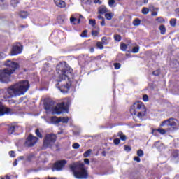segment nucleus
Instances as JSON below:
<instances>
[{"label": "nucleus", "mask_w": 179, "mask_h": 179, "mask_svg": "<svg viewBox=\"0 0 179 179\" xmlns=\"http://www.w3.org/2000/svg\"><path fill=\"white\" fill-rule=\"evenodd\" d=\"M6 69L0 70V82L1 83H9L10 76L13 75L16 71L20 69V65L16 62L7 59L4 63Z\"/></svg>", "instance_id": "nucleus-1"}, {"label": "nucleus", "mask_w": 179, "mask_h": 179, "mask_svg": "<svg viewBox=\"0 0 179 179\" xmlns=\"http://www.w3.org/2000/svg\"><path fill=\"white\" fill-rule=\"evenodd\" d=\"M43 107L45 111H50V113H69V105L66 102H60L54 106L53 101L45 100Z\"/></svg>", "instance_id": "nucleus-2"}, {"label": "nucleus", "mask_w": 179, "mask_h": 179, "mask_svg": "<svg viewBox=\"0 0 179 179\" xmlns=\"http://www.w3.org/2000/svg\"><path fill=\"white\" fill-rule=\"evenodd\" d=\"M30 87V84L27 80L20 81L14 85H11L8 88V93H13L15 96H22L24 94Z\"/></svg>", "instance_id": "nucleus-3"}, {"label": "nucleus", "mask_w": 179, "mask_h": 179, "mask_svg": "<svg viewBox=\"0 0 179 179\" xmlns=\"http://www.w3.org/2000/svg\"><path fill=\"white\" fill-rule=\"evenodd\" d=\"M70 170L77 179H87L89 177V173H87V170L85 169V164L83 163L71 164Z\"/></svg>", "instance_id": "nucleus-4"}, {"label": "nucleus", "mask_w": 179, "mask_h": 179, "mask_svg": "<svg viewBox=\"0 0 179 179\" xmlns=\"http://www.w3.org/2000/svg\"><path fill=\"white\" fill-rule=\"evenodd\" d=\"M56 72L59 75V79H68L69 76L72 75L73 70L69 65L66 64V62H60L56 66Z\"/></svg>", "instance_id": "nucleus-5"}, {"label": "nucleus", "mask_w": 179, "mask_h": 179, "mask_svg": "<svg viewBox=\"0 0 179 179\" xmlns=\"http://www.w3.org/2000/svg\"><path fill=\"white\" fill-rule=\"evenodd\" d=\"M71 86H72V82L70 78H67V80L66 79H62L57 84V87L62 93H68L69 89H71Z\"/></svg>", "instance_id": "nucleus-6"}, {"label": "nucleus", "mask_w": 179, "mask_h": 179, "mask_svg": "<svg viewBox=\"0 0 179 179\" xmlns=\"http://www.w3.org/2000/svg\"><path fill=\"white\" fill-rule=\"evenodd\" d=\"M57 141V136L55 134H48L45 136L43 141V149L46 148H52Z\"/></svg>", "instance_id": "nucleus-7"}, {"label": "nucleus", "mask_w": 179, "mask_h": 179, "mask_svg": "<svg viewBox=\"0 0 179 179\" xmlns=\"http://www.w3.org/2000/svg\"><path fill=\"white\" fill-rule=\"evenodd\" d=\"M23 51V45L20 42H16L12 45L11 50L10 52V55L11 57H15L16 55H19V54H22Z\"/></svg>", "instance_id": "nucleus-8"}, {"label": "nucleus", "mask_w": 179, "mask_h": 179, "mask_svg": "<svg viewBox=\"0 0 179 179\" xmlns=\"http://www.w3.org/2000/svg\"><path fill=\"white\" fill-rule=\"evenodd\" d=\"M136 110L141 113H146V106H145V103L141 101L135 102L130 107V113H136Z\"/></svg>", "instance_id": "nucleus-9"}, {"label": "nucleus", "mask_w": 179, "mask_h": 179, "mask_svg": "<svg viewBox=\"0 0 179 179\" xmlns=\"http://www.w3.org/2000/svg\"><path fill=\"white\" fill-rule=\"evenodd\" d=\"M172 127L173 129H179L178 121L174 118H169L162 122L160 127Z\"/></svg>", "instance_id": "nucleus-10"}, {"label": "nucleus", "mask_w": 179, "mask_h": 179, "mask_svg": "<svg viewBox=\"0 0 179 179\" xmlns=\"http://www.w3.org/2000/svg\"><path fill=\"white\" fill-rule=\"evenodd\" d=\"M66 164V160H61L58 161L56 163H55L53 168H52V171L55 170H57V171H61L65 167V165Z\"/></svg>", "instance_id": "nucleus-11"}, {"label": "nucleus", "mask_w": 179, "mask_h": 179, "mask_svg": "<svg viewBox=\"0 0 179 179\" xmlns=\"http://www.w3.org/2000/svg\"><path fill=\"white\" fill-rule=\"evenodd\" d=\"M37 137H34L32 135H29L25 142L26 146H34L37 143Z\"/></svg>", "instance_id": "nucleus-12"}, {"label": "nucleus", "mask_w": 179, "mask_h": 179, "mask_svg": "<svg viewBox=\"0 0 179 179\" xmlns=\"http://www.w3.org/2000/svg\"><path fill=\"white\" fill-rule=\"evenodd\" d=\"M170 131V129H162V128H159V129H152V134L156 135V132H159V134H161V135H165V134H167V132H169Z\"/></svg>", "instance_id": "nucleus-13"}, {"label": "nucleus", "mask_w": 179, "mask_h": 179, "mask_svg": "<svg viewBox=\"0 0 179 179\" xmlns=\"http://www.w3.org/2000/svg\"><path fill=\"white\" fill-rule=\"evenodd\" d=\"M0 113H12V109L6 107L3 102L0 101Z\"/></svg>", "instance_id": "nucleus-14"}, {"label": "nucleus", "mask_w": 179, "mask_h": 179, "mask_svg": "<svg viewBox=\"0 0 179 179\" xmlns=\"http://www.w3.org/2000/svg\"><path fill=\"white\" fill-rule=\"evenodd\" d=\"M54 2L58 8H60L61 9H63L64 8H66V3L65 1L62 0H54Z\"/></svg>", "instance_id": "nucleus-15"}, {"label": "nucleus", "mask_w": 179, "mask_h": 179, "mask_svg": "<svg viewBox=\"0 0 179 179\" xmlns=\"http://www.w3.org/2000/svg\"><path fill=\"white\" fill-rule=\"evenodd\" d=\"M132 116H133L134 121L139 122L141 121V120H142L143 115L141 113H132Z\"/></svg>", "instance_id": "nucleus-16"}, {"label": "nucleus", "mask_w": 179, "mask_h": 179, "mask_svg": "<svg viewBox=\"0 0 179 179\" xmlns=\"http://www.w3.org/2000/svg\"><path fill=\"white\" fill-rule=\"evenodd\" d=\"M110 40H111V38L103 36L101 38V43L103 44V45H108V44H110Z\"/></svg>", "instance_id": "nucleus-17"}, {"label": "nucleus", "mask_w": 179, "mask_h": 179, "mask_svg": "<svg viewBox=\"0 0 179 179\" xmlns=\"http://www.w3.org/2000/svg\"><path fill=\"white\" fill-rule=\"evenodd\" d=\"M80 19H85V17H83L82 15H80V18L76 19L74 17H72L70 18V21L71 23H73L75 22H76V20H77L78 23L79 24V23H80Z\"/></svg>", "instance_id": "nucleus-18"}, {"label": "nucleus", "mask_w": 179, "mask_h": 179, "mask_svg": "<svg viewBox=\"0 0 179 179\" xmlns=\"http://www.w3.org/2000/svg\"><path fill=\"white\" fill-rule=\"evenodd\" d=\"M29 16V13L27 11H21L20 13V17H22V19H26Z\"/></svg>", "instance_id": "nucleus-19"}, {"label": "nucleus", "mask_w": 179, "mask_h": 179, "mask_svg": "<svg viewBox=\"0 0 179 179\" xmlns=\"http://www.w3.org/2000/svg\"><path fill=\"white\" fill-rule=\"evenodd\" d=\"M169 23L172 27H176L177 26V19L172 18L170 20Z\"/></svg>", "instance_id": "nucleus-20"}, {"label": "nucleus", "mask_w": 179, "mask_h": 179, "mask_svg": "<svg viewBox=\"0 0 179 179\" xmlns=\"http://www.w3.org/2000/svg\"><path fill=\"white\" fill-rule=\"evenodd\" d=\"M99 13H100V15H104V13H107V8L106 7L99 8Z\"/></svg>", "instance_id": "nucleus-21"}, {"label": "nucleus", "mask_w": 179, "mask_h": 179, "mask_svg": "<svg viewBox=\"0 0 179 179\" xmlns=\"http://www.w3.org/2000/svg\"><path fill=\"white\" fill-rule=\"evenodd\" d=\"M59 122H62L63 124H68V121H69V118L62 117H59Z\"/></svg>", "instance_id": "nucleus-22"}, {"label": "nucleus", "mask_w": 179, "mask_h": 179, "mask_svg": "<svg viewBox=\"0 0 179 179\" xmlns=\"http://www.w3.org/2000/svg\"><path fill=\"white\" fill-rule=\"evenodd\" d=\"M51 122L52 124H59V117H51Z\"/></svg>", "instance_id": "nucleus-23"}, {"label": "nucleus", "mask_w": 179, "mask_h": 179, "mask_svg": "<svg viewBox=\"0 0 179 179\" xmlns=\"http://www.w3.org/2000/svg\"><path fill=\"white\" fill-rule=\"evenodd\" d=\"M127 48H128V45H127L124 43H120V50L122 51H127Z\"/></svg>", "instance_id": "nucleus-24"}, {"label": "nucleus", "mask_w": 179, "mask_h": 179, "mask_svg": "<svg viewBox=\"0 0 179 179\" xmlns=\"http://www.w3.org/2000/svg\"><path fill=\"white\" fill-rule=\"evenodd\" d=\"M159 30H160V33L161 34H166V26L164 25H161L159 26Z\"/></svg>", "instance_id": "nucleus-25"}, {"label": "nucleus", "mask_w": 179, "mask_h": 179, "mask_svg": "<svg viewBox=\"0 0 179 179\" xmlns=\"http://www.w3.org/2000/svg\"><path fill=\"white\" fill-rule=\"evenodd\" d=\"M96 47H97V48H99V50H103L104 44L100 41H98L96 43Z\"/></svg>", "instance_id": "nucleus-26"}, {"label": "nucleus", "mask_w": 179, "mask_h": 179, "mask_svg": "<svg viewBox=\"0 0 179 179\" xmlns=\"http://www.w3.org/2000/svg\"><path fill=\"white\" fill-rule=\"evenodd\" d=\"M113 16L112 13L105 14V17L107 20H111V19H113Z\"/></svg>", "instance_id": "nucleus-27"}, {"label": "nucleus", "mask_w": 179, "mask_h": 179, "mask_svg": "<svg viewBox=\"0 0 179 179\" xmlns=\"http://www.w3.org/2000/svg\"><path fill=\"white\" fill-rule=\"evenodd\" d=\"M117 136H120V139H122V141H126L127 140V136L122 134V132H119L117 134Z\"/></svg>", "instance_id": "nucleus-28"}, {"label": "nucleus", "mask_w": 179, "mask_h": 179, "mask_svg": "<svg viewBox=\"0 0 179 179\" xmlns=\"http://www.w3.org/2000/svg\"><path fill=\"white\" fill-rule=\"evenodd\" d=\"M133 24L134 26H139V24H141V20H139V18H136L133 21Z\"/></svg>", "instance_id": "nucleus-29"}, {"label": "nucleus", "mask_w": 179, "mask_h": 179, "mask_svg": "<svg viewBox=\"0 0 179 179\" xmlns=\"http://www.w3.org/2000/svg\"><path fill=\"white\" fill-rule=\"evenodd\" d=\"M90 155H92V149H90V150H87L83 154V156H84V157H89Z\"/></svg>", "instance_id": "nucleus-30"}, {"label": "nucleus", "mask_w": 179, "mask_h": 179, "mask_svg": "<svg viewBox=\"0 0 179 179\" xmlns=\"http://www.w3.org/2000/svg\"><path fill=\"white\" fill-rule=\"evenodd\" d=\"M141 13H143V15H148V13H149V8L143 7L142 8Z\"/></svg>", "instance_id": "nucleus-31"}, {"label": "nucleus", "mask_w": 179, "mask_h": 179, "mask_svg": "<svg viewBox=\"0 0 179 179\" xmlns=\"http://www.w3.org/2000/svg\"><path fill=\"white\" fill-rule=\"evenodd\" d=\"M160 73H162V71L160 69H157L152 72V75H154V76H159Z\"/></svg>", "instance_id": "nucleus-32"}, {"label": "nucleus", "mask_w": 179, "mask_h": 179, "mask_svg": "<svg viewBox=\"0 0 179 179\" xmlns=\"http://www.w3.org/2000/svg\"><path fill=\"white\" fill-rule=\"evenodd\" d=\"M131 52L133 54H138V52H139V46L134 47Z\"/></svg>", "instance_id": "nucleus-33"}, {"label": "nucleus", "mask_w": 179, "mask_h": 179, "mask_svg": "<svg viewBox=\"0 0 179 179\" xmlns=\"http://www.w3.org/2000/svg\"><path fill=\"white\" fill-rule=\"evenodd\" d=\"M156 21L158 22V23H164L166 22L163 17H159L156 18Z\"/></svg>", "instance_id": "nucleus-34"}, {"label": "nucleus", "mask_w": 179, "mask_h": 179, "mask_svg": "<svg viewBox=\"0 0 179 179\" xmlns=\"http://www.w3.org/2000/svg\"><path fill=\"white\" fill-rule=\"evenodd\" d=\"M114 40L115 41H117V42L121 41V36H120V35H118V34L114 35Z\"/></svg>", "instance_id": "nucleus-35"}, {"label": "nucleus", "mask_w": 179, "mask_h": 179, "mask_svg": "<svg viewBox=\"0 0 179 179\" xmlns=\"http://www.w3.org/2000/svg\"><path fill=\"white\" fill-rule=\"evenodd\" d=\"M89 22H90V26H92V27H94V26H96V20L91 19V20H90Z\"/></svg>", "instance_id": "nucleus-36"}, {"label": "nucleus", "mask_w": 179, "mask_h": 179, "mask_svg": "<svg viewBox=\"0 0 179 179\" xmlns=\"http://www.w3.org/2000/svg\"><path fill=\"white\" fill-rule=\"evenodd\" d=\"M15 128H16V126H14V125L11 126L8 130L9 134H12L13 132H15Z\"/></svg>", "instance_id": "nucleus-37"}, {"label": "nucleus", "mask_w": 179, "mask_h": 179, "mask_svg": "<svg viewBox=\"0 0 179 179\" xmlns=\"http://www.w3.org/2000/svg\"><path fill=\"white\" fill-rule=\"evenodd\" d=\"M113 66L115 69H120L121 68V64L120 63H114Z\"/></svg>", "instance_id": "nucleus-38"}, {"label": "nucleus", "mask_w": 179, "mask_h": 179, "mask_svg": "<svg viewBox=\"0 0 179 179\" xmlns=\"http://www.w3.org/2000/svg\"><path fill=\"white\" fill-rule=\"evenodd\" d=\"M137 155H138V156L139 157H143V155H144L143 151L142 150H138L137 151Z\"/></svg>", "instance_id": "nucleus-39"}, {"label": "nucleus", "mask_w": 179, "mask_h": 179, "mask_svg": "<svg viewBox=\"0 0 179 179\" xmlns=\"http://www.w3.org/2000/svg\"><path fill=\"white\" fill-rule=\"evenodd\" d=\"M18 3H19V1H17V0H12L11 1V5L13 6H17Z\"/></svg>", "instance_id": "nucleus-40"}, {"label": "nucleus", "mask_w": 179, "mask_h": 179, "mask_svg": "<svg viewBox=\"0 0 179 179\" xmlns=\"http://www.w3.org/2000/svg\"><path fill=\"white\" fill-rule=\"evenodd\" d=\"M72 148L73 149H79V148H80V145H79L78 143H75L73 144Z\"/></svg>", "instance_id": "nucleus-41"}, {"label": "nucleus", "mask_w": 179, "mask_h": 179, "mask_svg": "<svg viewBox=\"0 0 179 179\" xmlns=\"http://www.w3.org/2000/svg\"><path fill=\"white\" fill-rule=\"evenodd\" d=\"M143 100L145 102L149 101V96H148V94H144L143 96Z\"/></svg>", "instance_id": "nucleus-42"}, {"label": "nucleus", "mask_w": 179, "mask_h": 179, "mask_svg": "<svg viewBox=\"0 0 179 179\" xmlns=\"http://www.w3.org/2000/svg\"><path fill=\"white\" fill-rule=\"evenodd\" d=\"M81 37H87V30H84L82 33H81Z\"/></svg>", "instance_id": "nucleus-43"}, {"label": "nucleus", "mask_w": 179, "mask_h": 179, "mask_svg": "<svg viewBox=\"0 0 179 179\" xmlns=\"http://www.w3.org/2000/svg\"><path fill=\"white\" fill-rule=\"evenodd\" d=\"M35 132H36V135L38 138H43V135H41V134H40V130H39L38 129H37Z\"/></svg>", "instance_id": "nucleus-44"}, {"label": "nucleus", "mask_w": 179, "mask_h": 179, "mask_svg": "<svg viewBox=\"0 0 179 179\" xmlns=\"http://www.w3.org/2000/svg\"><path fill=\"white\" fill-rule=\"evenodd\" d=\"M92 35L94 36V37H97V36H99V31H97V30L92 31Z\"/></svg>", "instance_id": "nucleus-45"}, {"label": "nucleus", "mask_w": 179, "mask_h": 179, "mask_svg": "<svg viewBox=\"0 0 179 179\" xmlns=\"http://www.w3.org/2000/svg\"><path fill=\"white\" fill-rule=\"evenodd\" d=\"M114 3H115V0H109L108 1L109 6H113V5H114Z\"/></svg>", "instance_id": "nucleus-46"}, {"label": "nucleus", "mask_w": 179, "mask_h": 179, "mask_svg": "<svg viewBox=\"0 0 179 179\" xmlns=\"http://www.w3.org/2000/svg\"><path fill=\"white\" fill-rule=\"evenodd\" d=\"M6 57V55L2 52H0V59H3Z\"/></svg>", "instance_id": "nucleus-47"}, {"label": "nucleus", "mask_w": 179, "mask_h": 179, "mask_svg": "<svg viewBox=\"0 0 179 179\" xmlns=\"http://www.w3.org/2000/svg\"><path fill=\"white\" fill-rule=\"evenodd\" d=\"M32 159H33V155H29L27 156V162H31Z\"/></svg>", "instance_id": "nucleus-48"}, {"label": "nucleus", "mask_w": 179, "mask_h": 179, "mask_svg": "<svg viewBox=\"0 0 179 179\" xmlns=\"http://www.w3.org/2000/svg\"><path fill=\"white\" fill-rule=\"evenodd\" d=\"M134 160L137 162V163H141V158H139V157H134Z\"/></svg>", "instance_id": "nucleus-49"}, {"label": "nucleus", "mask_w": 179, "mask_h": 179, "mask_svg": "<svg viewBox=\"0 0 179 179\" xmlns=\"http://www.w3.org/2000/svg\"><path fill=\"white\" fill-rule=\"evenodd\" d=\"M120 142H121V141L120 140V138H115L114 140V143L115 145H119Z\"/></svg>", "instance_id": "nucleus-50"}, {"label": "nucleus", "mask_w": 179, "mask_h": 179, "mask_svg": "<svg viewBox=\"0 0 179 179\" xmlns=\"http://www.w3.org/2000/svg\"><path fill=\"white\" fill-rule=\"evenodd\" d=\"M9 155L10 156V157H15V151H10L9 152Z\"/></svg>", "instance_id": "nucleus-51"}, {"label": "nucleus", "mask_w": 179, "mask_h": 179, "mask_svg": "<svg viewBox=\"0 0 179 179\" xmlns=\"http://www.w3.org/2000/svg\"><path fill=\"white\" fill-rule=\"evenodd\" d=\"M124 150H125L126 152H131V148H130L129 146L125 145V146H124Z\"/></svg>", "instance_id": "nucleus-52"}, {"label": "nucleus", "mask_w": 179, "mask_h": 179, "mask_svg": "<svg viewBox=\"0 0 179 179\" xmlns=\"http://www.w3.org/2000/svg\"><path fill=\"white\" fill-rule=\"evenodd\" d=\"M175 13L176 15V17H179V8L175 9Z\"/></svg>", "instance_id": "nucleus-53"}, {"label": "nucleus", "mask_w": 179, "mask_h": 179, "mask_svg": "<svg viewBox=\"0 0 179 179\" xmlns=\"http://www.w3.org/2000/svg\"><path fill=\"white\" fill-rule=\"evenodd\" d=\"M84 162L85 163V164H90V161L89 160V159H85Z\"/></svg>", "instance_id": "nucleus-54"}, {"label": "nucleus", "mask_w": 179, "mask_h": 179, "mask_svg": "<svg viewBox=\"0 0 179 179\" xmlns=\"http://www.w3.org/2000/svg\"><path fill=\"white\" fill-rule=\"evenodd\" d=\"M151 16H157V11H154L151 13Z\"/></svg>", "instance_id": "nucleus-55"}, {"label": "nucleus", "mask_w": 179, "mask_h": 179, "mask_svg": "<svg viewBox=\"0 0 179 179\" xmlns=\"http://www.w3.org/2000/svg\"><path fill=\"white\" fill-rule=\"evenodd\" d=\"M17 160H24V156H20Z\"/></svg>", "instance_id": "nucleus-56"}, {"label": "nucleus", "mask_w": 179, "mask_h": 179, "mask_svg": "<svg viewBox=\"0 0 179 179\" xmlns=\"http://www.w3.org/2000/svg\"><path fill=\"white\" fill-rule=\"evenodd\" d=\"M101 26H106V21L103 20H102V22H101Z\"/></svg>", "instance_id": "nucleus-57"}, {"label": "nucleus", "mask_w": 179, "mask_h": 179, "mask_svg": "<svg viewBox=\"0 0 179 179\" xmlns=\"http://www.w3.org/2000/svg\"><path fill=\"white\" fill-rule=\"evenodd\" d=\"M97 18L99 19V20H104V17L101 15H98Z\"/></svg>", "instance_id": "nucleus-58"}, {"label": "nucleus", "mask_w": 179, "mask_h": 179, "mask_svg": "<svg viewBox=\"0 0 179 179\" xmlns=\"http://www.w3.org/2000/svg\"><path fill=\"white\" fill-rule=\"evenodd\" d=\"M1 179H10L9 176H6V177L1 176Z\"/></svg>", "instance_id": "nucleus-59"}, {"label": "nucleus", "mask_w": 179, "mask_h": 179, "mask_svg": "<svg viewBox=\"0 0 179 179\" xmlns=\"http://www.w3.org/2000/svg\"><path fill=\"white\" fill-rule=\"evenodd\" d=\"M94 3H101V1H100V0H94Z\"/></svg>", "instance_id": "nucleus-60"}, {"label": "nucleus", "mask_w": 179, "mask_h": 179, "mask_svg": "<svg viewBox=\"0 0 179 179\" xmlns=\"http://www.w3.org/2000/svg\"><path fill=\"white\" fill-rule=\"evenodd\" d=\"M5 114H9L8 113H0V117H3V115H5Z\"/></svg>", "instance_id": "nucleus-61"}, {"label": "nucleus", "mask_w": 179, "mask_h": 179, "mask_svg": "<svg viewBox=\"0 0 179 179\" xmlns=\"http://www.w3.org/2000/svg\"><path fill=\"white\" fill-rule=\"evenodd\" d=\"M90 52H94V48H90Z\"/></svg>", "instance_id": "nucleus-62"}, {"label": "nucleus", "mask_w": 179, "mask_h": 179, "mask_svg": "<svg viewBox=\"0 0 179 179\" xmlns=\"http://www.w3.org/2000/svg\"><path fill=\"white\" fill-rule=\"evenodd\" d=\"M13 166H17V159L15 161V162L13 163Z\"/></svg>", "instance_id": "nucleus-63"}, {"label": "nucleus", "mask_w": 179, "mask_h": 179, "mask_svg": "<svg viewBox=\"0 0 179 179\" xmlns=\"http://www.w3.org/2000/svg\"><path fill=\"white\" fill-rule=\"evenodd\" d=\"M149 2V0H143V3H148Z\"/></svg>", "instance_id": "nucleus-64"}]
</instances>
